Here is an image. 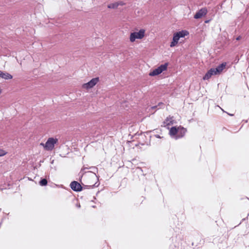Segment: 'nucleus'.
I'll use <instances>...</instances> for the list:
<instances>
[{"mask_svg": "<svg viewBox=\"0 0 249 249\" xmlns=\"http://www.w3.org/2000/svg\"><path fill=\"white\" fill-rule=\"evenodd\" d=\"M96 183H92L89 185H88V186H89V187H93L94 186H95V185H96Z\"/></svg>", "mask_w": 249, "mask_h": 249, "instance_id": "6ab92c4d", "label": "nucleus"}, {"mask_svg": "<svg viewBox=\"0 0 249 249\" xmlns=\"http://www.w3.org/2000/svg\"><path fill=\"white\" fill-rule=\"evenodd\" d=\"M6 152L3 150H0V157L3 156L5 155Z\"/></svg>", "mask_w": 249, "mask_h": 249, "instance_id": "f3484780", "label": "nucleus"}, {"mask_svg": "<svg viewBox=\"0 0 249 249\" xmlns=\"http://www.w3.org/2000/svg\"><path fill=\"white\" fill-rule=\"evenodd\" d=\"M1 93V89H0V94Z\"/></svg>", "mask_w": 249, "mask_h": 249, "instance_id": "a878e982", "label": "nucleus"}, {"mask_svg": "<svg viewBox=\"0 0 249 249\" xmlns=\"http://www.w3.org/2000/svg\"><path fill=\"white\" fill-rule=\"evenodd\" d=\"M226 63H221L216 68H211L203 77L204 80H209L213 75H219L226 67Z\"/></svg>", "mask_w": 249, "mask_h": 249, "instance_id": "f257e3e1", "label": "nucleus"}, {"mask_svg": "<svg viewBox=\"0 0 249 249\" xmlns=\"http://www.w3.org/2000/svg\"><path fill=\"white\" fill-rule=\"evenodd\" d=\"M209 22V20H207L205 21L206 23H208Z\"/></svg>", "mask_w": 249, "mask_h": 249, "instance_id": "393cba45", "label": "nucleus"}, {"mask_svg": "<svg viewBox=\"0 0 249 249\" xmlns=\"http://www.w3.org/2000/svg\"><path fill=\"white\" fill-rule=\"evenodd\" d=\"M145 35V30L141 29L138 32H133L130 35V41L131 42H134L136 39H142Z\"/></svg>", "mask_w": 249, "mask_h": 249, "instance_id": "7ed1b4c3", "label": "nucleus"}, {"mask_svg": "<svg viewBox=\"0 0 249 249\" xmlns=\"http://www.w3.org/2000/svg\"><path fill=\"white\" fill-rule=\"evenodd\" d=\"M99 81V77L92 78L91 80L87 83H85L82 85V88L87 89L93 88Z\"/></svg>", "mask_w": 249, "mask_h": 249, "instance_id": "39448f33", "label": "nucleus"}, {"mask_svg": "<svg viewBox=\"0 0 249 249\" xmlns=\"http://www.w3.org/2000/svg\"><path fill=\"white\" fill-rule=\"evenodd\" d=\"M168 63H164V64L160 65L158 68L151 71L149 73V75L151 76H154L160 74L162 71L166 70L168 66Z\"/></svg>", "mask_w": 249, "mask_h": 249, "instance_id": "20e7f679", "label": "nucleus"}, {"mask_svg": "<svg viewBox=\"0 0 249 249\" xmlns=\"http://www.w3.org/2000/svg\"><path fill=\"white\" fill-rule=\"evenodd\" d=\"M47 180L45 178H43V179H42L40 181H39V184L41 185V186H45L47 184Z\"/></svg>", "mask_w": 249, "mask_h": 249, "instance_id": "2eb2a0df", "label": "nucleus"}, {"mask_svg": "<svg viewBox=\"0 0 249 249\" xmlns=\"http://www.w3.org/2000/svg\"><path fill=\"white\" fill-rule=\"evenodd\" d=\"M177 43L176 42H174V41L173 40V41L171 43L170 46L173 47Z\"/></svg>", "mask_w": 249, "mask_h": 249, "instance_id": "a211bd4d", "label": "nucleus"}, {"mask_svg": "<svg viewBox=\"0 0 249 249\" xmlns=\"http://www.w3.org/2000/svg\"><path fill=\"white\" fill-rule=\"evenodd\" d=\"M174 123V120L173 119V117H171L169 116L167 117L164 121L163 122V125L161 126H169L170 125H172Z\"/></svg>", "mask_w": 249, "mask_h": 249, "instance_id": "1a4fd4ad", "label": "nucleus"}, {"mask_svg": "<svg viewBox=\"0 0 249 249\" xmlns=\"http://www.w3.org/2000/svg\"><path fill=\"white\" fill-rule=\"evenodd\" d=\"M2 73V71H0V77H1Z\"/></svg>", "mask_w": 249, "mask_h": 249, "instance_id": "5701e85b", "label": "nucleus"}, {"mask_svg": "<svg viewBox=\"0 0 249 249\" xmlns=\"http://www.w3.org/2000/svg\"><path fill=\"white\" fill-rule=\"evenodd\" d=\"M208 12L207 9L206 8H203L200 9L194 16V18L196 19L200 18L205 16Z\"/></svg>", "mask_w": 249, "mask_h": 249, "instance_id": "0eeeda50", "label": "nucleus"}, {"mask_svg": "<svg viewBox=\"0 0 249 249\" xmlns=\"http://www.w3.org/2000/svg\"><path fill=\"white\" fill-rule=\"evenodd\" d=\"M241 37L240 36H238L237 38H236V40H239L241 39Z\"/></svg>", "mask_w": 249, "mask_h": 249, "instance_id": "412c9836", "label": "nucleus"}, {"mask_svg": "<svg viewBox=\"0 0 249 249\" xmlns=\"http://www.w3.org/2000/svg\"><path fill=\"white\" fill-rule=\"evenodd\" d=\"M88 174H89V176L94 179L95 180H97L98 179V177L96 176V174L93 172L89 171L87 172Z\"/></svg>", "mask_w": 249, "mask_h": 249, "instance_id": "ddd939ff", "label": "nucleus"}, {"mask_svg": "<svg viewBox=\"0 0 249 249\" xmlns=\"http://www.w3.org/2000/svg\"><path fill=\"white\" fill-rule=\"evenodd\" d=\"M156 137H157V138H160V136H159V135H157V136H156Z\"/></svg>", "mask_w": 249, "mask_h": 249, "instance_id": "b1692460", "label": "nucleus"}, {"mask_svg": "<svg viewBox=\"0 0 249 249\" xmlns=\"http://www.w3.org/2000/svg\"><path fill=\"white\" fill-rule=\"evenodd\" d=\"M187 131L186 129L184 128L183 127H178V135L176 136V139H179L182 138L185 134Z\"/></svg>", "mask_w": 249, "mask_h": 249, "instance_id": "6e6552de", "label": "nucleus"}, {"mask_svg": "<svg viewBox=\"0 0 249 249\" xmlns=\"http://www.w3.org/2000/svg\"><path fill=\"white\" fill-rule=\"evenodd\" d=\"M58 142V139L53 138H49L46 143H41L40 145H42L44 149L47 151H51L54 148V144Z\"/></svg>", "mask_w": 249, "mask_h": 249, "instance_id": "f03ea898", "label": "nucleus"}, {"mask_svg": "<svg viewBox=\"0 0 249 249\" xmlns=\"http://www.w3.org/2000/svg\"><path fill=\"white\" fill-rule=\"evenodd\" d=\"M178 127L176 128L175 126L172 127L170 130L169 134L171 136H175L176 135H178Z\"/></svg>", "mask_w": 249, "mask_h": 249, "instance_id": "9d476101", "label": "nucleus"}, {"mask_svg": "<svg viewBox=\"0 0 249 249\" xmlns=\"http://www.w3.org/2000/svg\"><path fill=\"white\" fill-rule=\"evenodd\" d=\"M179 38H180L178 36V35L176 33L174 35L173 40L174 41V42H176L177 43H178Z\"/></svg>", "mask_w": 249, "mask_h": 249, "instance_id": "dca6fc26", "label": "nucleus"}, {"mask_svg": "<svg viewBox=\"0 0 249 249\" xmlns=\"http://www.w3.org/2000/svg\"><path fill=\"white\" fill-rule=\"evenodd\" d=\"M177 34L178 35V36L179 38L183 37L185 36H187L189 34V33L187 31L182 30L181 31L177 32Z\"/></svg>", "mask_w": 249, "mask_h": 249, "instance_id": "f8f14e48", "label": "nucleus"}, {"mask_svg": "<svg viewBox=\"0 0 249 249\" xmlns=\"http://www.w3.org/2000/svg\"><path fill=\"white\" fill-rule=\"evenodd\" d=\"M91 168H92L94 171H97V168L95 167H91Z\"/></svg>", "mask_w": 249, "mask_h": 249, "instance_id": "aec40b11", "label": "nucleus"}, {"mask_svg": "<svg viewBox=\"0 0 249 249\" xmlns=\"http://www.w3.org/2000/svg\"><path fill=\"white\" fill-rule=\"evenodd\" d=\"M119 4H121V3H111V4L108 5L107 7L108 8H110V9H115V8H117V7L118 6V5ZM121 5H122V4H121Z\"/></svg>", "mask_w": 249, "mask_h": 249, "instance_id": "4468645a", "label": "nucleus"}, {"mask_svg": "<svg viewBox=\"0 0 249 249\" xmlns=\"http://www.w3.org/2000/svg\"><path fill=\"white\" fill-rule=\"evenodd\" d=\"M156 107H157V106H153V107H152L151 108H152V109H155V108H156Z\"/></svg>", "mask_w": 249, "mask_h": 249, "instance_id": "4be33fe9", "label": "nucleus"}, {"mask_svg": "<svg viewBox=\"0 0 249 249\" xmlns=\"http://www.w3.org/2000/svg\"><path fill=\"white\" fill-rule=\"evenodd\" d=\"M0 77L5 80H8L11 79L13 78V76L8 72H2Z\"/></svg>", "mask_w": 249, "mask_h": 249, "instance_id": "9b49d317", "label": "nucleus"}, {"mask_svg": "<svg viewBox=\"0 0 249 249\" xmlns=\"http://www.w3.org/2000/svg\"><path fill=\"white\" fill-rule=\"evenodd\" d=\"M87 186V185H85L84 187H82L79 183L76 181H72L70 184L71 189L75 192H80Z\"/></svg>", "mask_w": 249, "mask_h": 249, "instance_id": "423d86ee", "label": "nucleus"}]
</instances>
